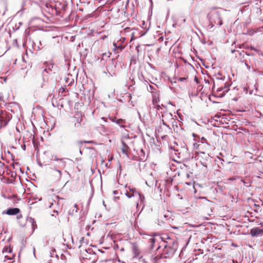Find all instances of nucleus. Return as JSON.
Wrapping results in <instances>:
<instances>
[{
  "mask_svg": "<svg viewBox=\"0 0 263 263\" xmlns=\"http://www.w3.org/2000/svg\"><path fill=\"white\" fill-rule=\"evenodd\" d=\"M211 9L213 10V11H211L209 14V19L211 23L213 26L214 25L218 26L221 25L222 24L221 16L222 11H215V8H212Z\"/></svg>",
  "mask_w": 263,
  "mask_h": 263,
  "instance_id": "obj_1",
  "label": "nucleus"
},
{
  "mask_svg": "<svg viewBox=\"0 0 263 263\" xmlns=\"http://www.w3.org/2000/svg\"><path fill=\"white\" fill-rule=\"evenodd\" d=\"M177 246V243L174 241L172 243L167 242V244L164 246L163 253L168 255V257L172 256L175 253Z\"/></svg>",
  "mask_w": 263,
  "mask_h": 263,
  "instance_id": "obj_2",
  "label": "nucleus"
},
{
  "mask_svg": "<svg viewBox=\"0 0 263 263\" xmlns=\"http://www.w3.org/2000/svg\"><path fill=\"white\" fill-rule=\"evenodd\" d=\"M126 192L125 195L128 198H131L132 197H136L138 200L141 199L142 200V196L141 194L136 191L135 189L131 188L130 186H126Z\"/></svg>",
  "mask_w": 263,
  "mask_h": 263,
  "instance_id": "obj_3",
  "label": "nucleus"
},
{
  "mask_svg": "<svg viewBox=\"0 0 263 263\" xmlns=\"http://www.w3.org/2000/svg\"><path fill=\"white\" fill-rule=\"evenodd\" d=\"M164 126H160L157 129V133L162 139L165 138L167 134L170 132L171 128L168 125H166L163 121Z\"/></svg>",
  "mask_w": 263,
  "mask_h": 263,
  "instance_id": "obj_4",
  "label": "nucleus"
},
{
  "mask_svg": "<svg viewBox=\"0 0 263 263\" xmlns=\"http://www.w3.org/2000/svg\"><path fill=\"white\" fill-rule=\"evenodd\" d=\"M195 204L196 206L201 208L202 210H205V208L208 206L209 203L204 198H198L196 199Z\"/></svg>",
  "mask_w": 263,
  "mask_h": 263,
  "instance_id": "obj_5",
  "label": "nucleus"
},
{
  "mask_svg": "<svg viewBox=\"0 0 263 263\" xmlns=\"http://www.w3.org/2000/svg\"><path fill=\"white\" fill-rule=\"evenodd\" d=\"M83 120L81 114L77 113L76 116L72 117V122L74 123V127H81V123Z\"/></svg>",
  "mask_w": 263,
  "mask_h": 263,
  "instance_id": "obj_6",
  "label": "nucleus"
},
{
  "mask_svg": "<svg viewBox=\"0 0 263 263\" xmlns=\"http://www.w3.org/2000/svg\"><path fill=\"white\" fill-rule=\"evenodd\" d=\"M61 176L62 173L59 170L55 169L53 170L51 173V177L55 181L60 180Z\"/></svg>",
  "mask_w": 263,
  "mask_h": 263,
  "instance_id": "obj_7",
  "label": "nucleus"
},
{
  "mask_svg": "<svg viewBox=\"0 0 263 263\" xmlns=\"http://www.w3.org/2000/svg\"><path fill=\"white\" fill-rule=\"evenodd\" d=\"M250 234L252 236H257L261 234H263V229L259 228H255L251 230Z\"/></svg>",
  "mask_w": 263,
  "mask_h": 263,
  "instance_id": "obj_8",
  "label": "nucleus"
},
{
  "mask_svg": "<svg viewBox=\"0 0 263 263\" xmlns=\"http://www.w3.org/2000/svg\"><path fill=\"white\" fill-rule=\"evenodd\" d=\"M121 152L123 154L128 156L129 152V148L128 146L123 141H121Z\"/></svg>",
  "mask_w": 263,
  "mask_h": 263,
  "instance_id": "obj_9",
  "label": "nucleus"
},
{
  "mask_svg": "<svg viewBox=\"0 0 263 263\" xmlns=\"http://www.w3.org/2000/svg\"><path fill=\"white\" fill-rule=\"evenodd\" d=\"M20 212V210L18 208H10L7 209L6 212V214L9 215H16Z\"/></svg>",
  "mask_w": 263,
  "mask_h": 263,
  "instance_id": "obj_10",
  "label": "nucleus"
},
{
  "mask_svg": "<svg viewBox=\"0 0 263 263\" xmlns=\"http://www.w3.org/2000/svg\"><path fill=\"white\" fill-rule=\"evenodd\" d=\"M229 85L225 86L224 87H222L218 90V91L219 92V96L222 97L223 96L226 92H228L229 90Z\"/></svg>",
  "mask_w": 263,
  "mask_h": 263,
  "instance_id": "obj_11",
  "label": "nucleus"
},
{
  "mask_svg": "<svg viewBox=\"0 0 263 263\" xmlns=\"http://www.w3.org/2000/svg\"><path fill=\"white\" fill-rule=\"evenodd\" d=\"M8 121L6 120L4 116H0V129L2 127H5L7 125Z\"/></svg>",
  "mask_w": 263,
  "mask_h": 263,
  "instance_id": "obj_12",
  "label": "nucleus"
},
{
  "mask_svg": "<svg viewBox=\"0 0 263 263\" xmlns=\"http://www.w3.org/2000/svg\"><path fill=\"white\" fill-rule=\"evenodd\" d=\"M132 250L135 256L139 255L140 250L139 247L135 244H134L132 247Z\"/></svg>",
  "mask_w": 263,
  "mask_h": 263,
  "instance_id": "obj_13",
  "label": "nucleus"
},
{
  "mask_svg": "<svg viewBox=\"0 0 263 263\" xmlns=\"http://www.w3.org/2000/svg\"><path fill=\"white\" fill-rule=\"evenodd\" d=\"M112 121L113 122H116V123L117 124H118L119 125H120V126H121L122 127H125V125H124V124L125 123V120H123V119H118V120H117L116 121H115V119H112Z\"/></svg>",
  "mask_w": 263,
  "mask_h": 263,
  "instance_id": "obj_14",
  "label": "nucleus"
},
{
  "mask_svg": "<svg viewBox=\"0 0 263 263\" xmlns=\"http://www.w3.org/2000/svg\"><path fill=\"white\" fill-rule=\"evenodd\" d=\"M148 241L151 248L152 249H154L155 247V243L156 242V239L154 237H151Z\"/></svg>",
  "mask_w": 263,
  "mask_h": 263,
  "instance_id": "obj_15",
  "label": "nucleus"
},
{
  "mask_svg": "<svg viewBox=\"0 0 263 263\" xmlns=\"http://www.w3.org/2000/svg\"><path fill=\"white\" fill-rule=\"evenodd\" d=\"M84 238L83 237H81L80 239V243H81L80 245L79 246V248H81L83 246V241H84Z\"/></svg>",
  "mask_w": 263,
  "mask_h": 263,
  "instance_id": "obj_16",
  "label": "nucleus"
},
{
  "mask_svg": "<svg viewBox=\"0 0 263 263\" xmlns=\"http://www.w3.org/2000/svg\"><path fill=\"white\" fill-rule=\"evenodd\" d=\"M114 45L115 46V47H116V48H118V49H120L121 50H122L123 48V47H121V46H117L116 44H114Z\"/></svg>",
  "mask_w": 263,
  "mask_h": 263,
  "instance_id": "obj_17",
  "label": "nucleus"
},
{
  "mask_svg": "<svg viewBox=\"0 0 263 263\" xmlns=\"http://www.w3.org/2000/svg\"><path fill=\"white\" fill-rule=\"evenodd\" d=\"M83 142L85 143H94V142L92 141H84Z\"/></svg>",
  "mask_w": 263,
  "mask_h": 263,
  "instance_id": "obj_18",
  "label": "nucleus"
},
{
  "mask_svg": "<svg viewBox=\"0 0 263 263\" xmlns=\"http://www.w3.org/2000/svg\"><path fill=\"white\" fill-rule=\"evenodd\" d=\"M110 54H111V53H110L109 52H108L107 53V54H106V53H103V56H104V55H107V57H110Z\"/></svg>",
  "mask_w": 263,
  "mask_h": 263,
  "instance_id": "obj_19",
  "label": "nucleus"
},
{
  "mask_svg": "<svg viewBox=\"0 0 263 263\" xmlns=\"http://www.w3.org/2000/svg\"><path fill=\"white\" fill-rule=\"evenodd\" d=\"M233 263H237V261H236V262H235V260L234 259H233Z\"/></svg>",
  "mask_w": 263,
  "mask_h": 263,
  "instance_id": "obj_20",
  "label": "nucleus"
},
{
  "mask_svg": "<svg viewBox=\"0 0 263 263\" xmlns=\"http://www.w3.org/2000/svg\"><path fill=\"white\" fill-rule=\"evenodd\" d=\"M60 161L62 162V161H63V159H60Z\"/></svg>",
  "mask_w": 263,
  "mask_h": 263,
  "instance_id": "obj_21",
  "label": "nucleus"
}]
</instances>
